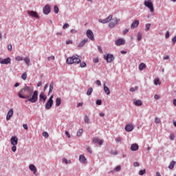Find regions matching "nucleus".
Masks as SVG:
<instances>
[{"instance_id":"34","label":"nucleus","mask_w":176,"mask_h":176,"mask_svg":"<svg viewBox=\"0 0 176 176\" xmlns=\"http://www.w3.org/2000/svg\"><path fill=\"white\" fill-rule=\"evenodd\" d=\"M137 39L140 42L141 39H142V34L141 33H138L137 36Z\"/></svg>"},{"instance_id":"50","label":"nucleus","mask_w":176,"mask_h":176,"mask_svg":"<svg viewBox=\"0 0 176 176\" xmlns=\"http://www.w3.org/2000/svg\"><path fill=\"white\" fill-rule=\"evenodd\" d=\"M133 167H140V163L135 162L133 163Z\"/></svg>"},{"instance_id":"44","label":"nucleus","mask_w":176,"mask_h":176,"mask_svg":"<svg viewBox=\"0 0 176 176\" xmlns=\"http://www.w3.org/2000/svg\"><path fill=\"white\" fill-rule=\"evenodd\" d=\"M150 28H151V24L150 23L146 24L145 31H148Z\"/></svg>"},{"instance_id":"28","label":"nucleus","mask_w":176,"mask_h":176,"mask_svg":"<svg viewBox=\"0 0 176 176\" xmlns=\"http://www.w3.org/2000/svg\"><path fill=\"white\" fill-rule=\"evenodd\" d=\"M61 105V98H57L56 99V107H60Z\"/></svg>"},{"instance_id":"1","label":"nucleus","mask_w":176,"mask_h":176,"mask_svg":"<svg viewBox=\"0 0 176 176\" xmlns=\"http://www.w3.org/2000/svg\"><path fill=\"white\" fill-rule=\"evenodd\" d=\"M18 96L19 98L26 100L25 102H28L29 101L32 104H35V102L38 101V91H34V86L31 84L30 86L25 85L24 87L18 92Z\"/></svg>"},{"instance_id":"43","label":"nucleus","mask_w":176,"mask_h":176,"mask_svg":"<svg viewBox=\"0 0 176 176\" xmlns=\"http://www.w3.org/2000/svg\"><path fill=\"white\" fill-rule=\"evenodd\" d=\"M120 170H122V167H120V166H118L114 168V171H117L119 172L120 171Z\"/></svg>"},{"instance_id":"9","label":"nucleus","mask_w":176,"mask_h":176,"mask_svg":"<svg viewBox=\"0 0 176 176\" xmlns=\"http://www.w3.org/2000/svg\"><path fill=\"white\" fill-rule=\"evenodd\" d=\"M125 43H126V40H124L123 38H118L115 42V45L116 46H120L122 45H124Z\"/></svg>"},{"instance_id":"57","label":"nucleus","mask_w":176,"mask_h":176,"mask_svg":"<svg viewBox=\"0 0 176 176\" xmlns=\"http://www.w3.org/2000/svg\"><path fill=\"white\" fill-rule=\"evenodd\" d=\"M12 152H16V151H17V147H16V146H13L12 147Z\"/></svg>"},{"instance_id":"45","label":"nucleus","mask_w":176,"mask_h":176,"mask_svg":"<svg viewBox=\"0 0 176 176\" xmlns=\"http://www.w3.org/2000/svg\"><path fill=\"white\" fill-rule=\"evenodd\" d=\"M69 24H68V23H65V24L63 25V30H67V28H69Z\"/></svg>"},{"instance_id":"61","label":"nucleus","mask_w":176,"mask_h":176,"mask_svg":"<svg viewBox=\"0 0 176 176\" xmlns=\"http://www.w3.org/2000/svg\"><path fill=\"white\" fill-rule=\"evenodd\" d=\"M154 98L155 100H160V96H159V95L156 94V95H155Z\"/></svg>"},{"instance_id":"13","label":"nucleus","mask_w":176,"mask_h":176,"mask_svg":"<svg viewBox=\"0 0 176 176\" xmlns=\"http://www.w3.org/2000/svg\"><path fill=\"white\" fill-rule=\"evenodd\" d=\"M10 142L13 146L17 145L19 142V139L17 138V136H12L10 139Z\"/></svg>"},{"instance_id":"3","label":"nucleus","mask_w":176,"mask_h":176,"mask_svg":"<svg viewBox=\"0 0 176 176\" xmlns=\"http://www.w3.org/2000/svg\"><path fill=\"white\" fill-rule=\"evenodd\" d=\"M144 5L146 6V8H149L150 12H155V8H153V3H152V0H145Z\"/></svg>"},{"instance_id":"55","label":"nucleus","mask_w":176,"mask_h":176,"mask_svg":"<svg viewBox=\"0 0 176 176\" xmlns=\"http://www.w3.org/2000/svg\"><path fill=\"white\" fill-rule=\"evenodd\" d=\"M155 123H160V118L156 117L155 119Z\"/></svg>"},{"instance_id":"6","label":"nucleus","mask_w":176,"mask_h":176,"mask_svg":"<svg viewBox=\"0 0 176 176\" xmlns=\"http://www.w3.org/2000/svg\"><path fill=\"white\" fill-rule=\"evenodd\" d=\"M11 61H12V59H10V57H8L4 59H3L2 58H0V64H3L4 65H8V64H10Z\"/></svg>"},{"instance_id":"42","label":"nucleus","mask_w":176,"mask_h":176,"mask_svg":"<svg viewBox=\"0 0 176 176\" xmlns=\"http://www.w3.org/2000/svg\"><path fill=\"white\" fill-rule=\"evenodd\" d=\"M170 140H171V141H174L175 138V135H174V133H171L169 136Z\"/></svg>"},{"instance_id":"48","label":"nucleus","mask_w":176,"mask_h":176,"mask_svg":"<svg viewBox=\"0 0 176 176\" xmlns=\"http://www.w3.org/2000/svg\"><path fill=\"white\" fill-rule=\"evenodd\" d=\"M165 38L166 39H168L170 38V32L167 31L166 34H165Z\"/></svg>"},{"instance_id":"51","label":"nucleus","mask_w":176,"mask_h":176,"mask_svg":"<svg viewBox=\"0 0 176 176\" xmlns=\"http://www.w3.org/2000/svg\"><path fill=\"white\" fill-rule=\"evenodd\" d=\"M172 43L173 45H175L176 43V36H175L173 38H172Z\"/></svg>"},{"instance_id":"25","label":"nucleus","mask_w":176,"mask_h":176,"mask_svg":"<svg viewBox=\"0 0 176 176\" xmlns=\"http://www.w3.org/2000/svg\"><path fill=\"white\" fill-rule=\"evenodd\" d=\"M175 161H171L168 168H169V170H173V168H174V166H175Z\"/></svg>"},{"instance_id":"12","label":"nucleus","mask_w":176,"mask_h":176,"mask_svg":"<svg viewBox=\"0 0 176 176\" xmlns=\"http://www.w3.org/2000/svg\"><path fill=\"white\" fill-rule=\"evenodd\" d=\"M92 142H94V144H98V145H102L104 144V140H100L98 138H94Z\"/></svg>"},{"instance_id":"64","label":"nucleus","mask_w":176,"mask_h":176,"mask_svg":"<svg viewBox=\"0 0 176 176\" xmlns=\"http://www.w3.org/2000/svg\"><path fill=\"white\" fill-rule=\"evenodd\" d=\"M173 105L176 107V99H173Z\"/></svg>"},{"instance_id":"39","label":"nucleus","mask_w":176,"mask_h":176,"mask_svg":"<svg viewBox=\"0 0 176 176\" xmlns=\"http://www.w3.org/2000/svg\"><path fill=\"white\" fill-rule=\"evenodd\" d=\"M96 105H101L102 104V100L98 99L96 102Z\"/></svg>"},{"instance_id":"27","label":"nucleus","mask_w":176,"mask_h":176,"mask_svg":"<svg viewBox=\"0 0 176 176\" xmlns=\"http://www.w3.org/2000/svg\"><path fill=\"white\" fill-rule=\"evenodd\" d=\"M144 68H146V65L144 63H140L139 65V70L142 71Z\"/></svg>"},{"instance_id":"63","label":"nucleus","mask_w":176,"mask_h":176,"mask_svg":"<svg viewBox=\"0 0 176 176\" xmlns=\"http://www.w3.org/2000/svg\"><path fill=\"white\" fill-rule=\"evenodd\" d=\"M48 60H54V58H55V57H54V56H49L48 58Z\"/></svg>"},{"instance_id":"29","label":"nucleus","mask_w":176,"mask_h":176,"mask_svg":"<svg viewBox=\"0 0 176 176\" xmlns=\"http://www.w3.org/2000/svg\"><path fill=\"white\" fill-rule=\"evenodd\" d=\"M54 12L55 14H58V12H60V10L58 9V6H54Z\"/></svg>"},{"instance_id":"22","label":"nucleus","mask_w":176,"mask_h":176,"mask_svg":"<svg viewBox=\"0 0 176 176\" xmlns=\"http://www.w3.org/2000/svg\"><path fill=\"white\" fill-rule=\"evenodd\" d=\"M29 169L30 170V171H33L34 174H35L36 171H38V170L36 169V166H35V165L32 164L29 166Z\"/></svg>"},{"instance_id":"4","label":"nucleus","mask_w":176,"mask_h":176,"mask_svg":"<svg viewBox=\"0 0 176 176\" xmlns=\"http://www.w3.org/2000/svg\"><path fill=\"white\" fill-rule=\"evenodd\" d=\"M104 58L107 61V63H112V61L115 60V56H113V54H107L104 56Z\"/></svg>"},{"instance_id":"35","label":"nucleus","mask_w":176,"mask_h":176,"mask_svg":"<svg viewBox=\"0 0 176 176\" xmlns=\"http://www.w3.org/2000/svg\"><path fill=\"white\" fill-rule=\"evenodd\" d=\"M15 60L16 61H23V57L20 56H17L15 57Z\"/></svg>"},{"instance_id":"18","label":"nucleus","mask_w":176,"mask_h":176,"mask_svg":"<svg viewBox=\"0 0 176 176\" xmlns=\"http://www.w3.org/2000/svg\"><path fill=\"white\" fill-rule=\"evenodd\" d=\"M53 107V101L47 100L45 104V109L49 110Z\"/></svg>"},{"instance_id":"62","label":"nucleus","mask_w":176,"mask_h":176,"mask_svg":"<svg viewBox=\"0 0 176 176\" xmlns=\"http://www.w3.org/2000/svg\"><path fill=\"white\" fill-rule=\"evenodd\" d=\"M123 34L126 35V34H127V32H129V29H125L124 30H123Z\"/></svg>"},{"instance_id":"40","label":"nucleus","mask_w":176,"mask_h":176,"mask_svg":"<svg viewBox=\"0 0 176 176\" xmlns=\"http://www.w3.org/2000/svg\"><path fill=\"white\" fill-rule=\"evenodd\" d=\"M116 144H119V142H122V138L118 137L116 138Z\"/></svg>"},{"instance_id":"41","label":"nucleus","mask_w":176,"mask_h":176,"mask_svg":"<svg viewBox=\"0 0 176 176\" xmlns=\"http://www.w3.org/2000/svg\"><path fill=\"white\" fill-rule=\"evenodd\" d=\"M43 137H45V138H49V133L46 131L43 132Z\"/></svg>"},{"instance_id":"58","label":"nucleus","mask_w":176,"mask_h":176,"mask_svg":"<svg viewBox=\"0 0 176 176\" xmlns=\"http://www.w3.org/2000/svg\"><path fill=\"white\" fill-rule=\"evenodd\" d=\"M23 129H25V130H28V125L27 124H24L23 125Z\"/></svg>"},{"instance_id":"17","label":"nucleus","mask_w":176,"mask_h":176,"mask_svg":"<svg viewBox=\"0 0 176 176\" xmlns=\"http://www.w3.org/2000/svg\"><path fill=\"white\" fill-rule=\"evenodd\" d=\"M138 25H140V21L135 20L131 25V30H134V28L138 27Z\"/></svg>"},{"instance_id":"49","label":"nucleus","mask_w":176,"mask_h":176,"mask_svg":"<svg viewBox=\"0 0 176 176\" xmlns=\"http://www.w3.org/2000/svg\"><path fill=\"white\" fill-rule=\"evenodd\" d=\"M100 61V59L98 58H95L93 59V62L95 63V64H97V63H98Z\"/></svg>"},{"instance_id":"59","label":"nucleus","mask_w":176,"mask_h":176,"mask_svg":"<svg viewBox=\"0 0 176 176\" xmlns=\"http://www.w3.org/2000/svg\"><path fill=\"white\" fill-rule=\"evenodd\" d=\"M73 43V41L71 40H68L66 41V45H72Z\"/></svg>"},{"instance_id":"15","label":"nucleus","mask_w":176,"mask_h":176,"mask_svg":"<svg viewBox=\"0 0 176 176\" xmlns=\"http://www.w3.org/2000/svg\"><path fill=\"white\" fill-rule=\"evenodd\" d=\"M47 99V96H46L43 92H41L39 95V101H43V102H45Z\"/></svg>"},{"instance_id":"7","label":"nucleus","mask_w":176,"mask_h":176,"mask_svg":"<svg viewBox=\"0 0 176 176\" xmlns=\"http://www.w3.org/2000/svg\"><path fill=\"white\" fill-rule=\"evenodd\" d=\"M118 23H119V19H118V18L113 19L109 24V28H113V27H115Z\"/></svg>"},{"instance_id":"37","label":"nucleus","mask_w":176,"mask_h":176,"mask_svg":"<svg viewBox=\"0 0 176 176\" xmlns=\"http://www.w3.org/2000/svg\"><path fill=\"white\" fill-rule=\"evenodd\" d=\"M63 163H65V164H68V163H69V164H71V161L69 160V161L68 162V160H67L66 158H63Z\"/></svg>"},{"instance_id":"36","label":"nucleus","mask_w":176,"mask_h":176,"mask_svg":"<svg viewBox=\"0 0 176 176\" xmlns=\"http://www.w3.org/2000/svg\"><path fill=\"white\" fill-rule=\"evenodd\" d=\"M89 116H87V115H85V117H84V122L85 123H89Z\"/></svg>"},{"instance_id":"23","label":"nucleus","mask_w":176,"mask_h":176,"mask_svg":"<svg viewBox=\"0 0 176 176\" xmlns=\"http://www.w3.org/2000/svg\"><path fill=\"white\" fill-rule=\"evenodd\" d=\"M133 104H135L136 107H142V101L141 100H134Z\"/></svg>"},{"instance_id":"31","label":"nucleus","mask_w":176,"mask_h":176,"mask_svg":"<svg viewBox=\"0 0 176 176\" xmlns=\"http://www.w3.org/2000/svg\"><path fill=\"white\" fill-rule=\"evenodd\" d=\"M91 93H93V88L90 87L87 89V96H91Z\"/></svg>"},{"instance_id":"30","label":"nucleus","mask_w":176,"mask_h":176,"mask_svg":"<svg viewBox=\"0 0 176 176\" xmlns=\"http://www.w3.org/2000/svg\"><path fill=\"white\" fill-rule=\"evenodd\" d=\"M82 134H83V129H80L77 131V137H82Z\"/></svg>"},{"instance_id":"52","label":"nucleus","mask_w":176,"mask_h":176,"mask_svg":"<svg viewBox=\"0 0 176 176\" xmlns=\"http://www.w3.org/2000/svg\"><path fill=\"white\" fill-rule=\"evenodd\" d=\"M80 66L81 68H85V67H86V63L85 62H82V63H80Z\"/></svg>"},{"instance_id":"20","label":"nucleus","mask_w":176,"mask_h":176,"mask_svg":"<svg viewBox=\"0 0 176 176\" xmlns=\"http://www.w3.org/2000/svg\"><path fill=\"white\" fill-rule=\"evenodd\" d=\"M140 146L136 143L131 144V151L133 152H135L136 151H138Z\"/></svg>"},{"instance_id":"14","label":"nucleus","mask_w":176,"mask_h":176,"mask_svg":"<svg viewBox=\"0 0 176 176\" xmlns=\"http://www.w3.org/2000/svg\"><path fill=\"white\" fill-rule=\"evenodd\" d=\"M87 42H89V38H85L78 43V47H83V46H85L87 43Z\"/></svg>"},{"instance_id":"8","label":"nucleus","mask_w":176,"mask_h":176,"mask_svg":"<svg viewBox=\"0 0 176 176\" xmlns=\"http://www.w3.org/2000/svg\"><path fill=\"white\" fill-rule=\"evenodd\" d=\"M86 34L89 39H90L91 41H94V33H93V31H91V30H87Z\"/></svg>"},{"instance_id":"26","label":"nucleus","mask_w":176,"mask_h":176,"mask_svg":"<svg viewBox=\"0 0 176 176\" xmlns=\"http://www.w3.org/2000/svg\"><path fill=\"white\" fill-rule=\"evenodd\" d=\"M54 86V82H52L51 84L50 85V89H49V92H48V96H50V93H52V91H53Z\"/></svg>"},{"instance_id":"24","label":"nucleus","mask_w":176,"mask_h":176,"mask_svg":"<svg viewBox=\"0 0 176 176\" xmlns=\"http://www.w3.org/2000/svg\"><path fill=\"white\" fill-rule=\"evenodd\" d=\"M104 91L107 96H109V94H111V90H109V88L105 85V83H104Z\"/></svg>"},{"instance_id":"32","label":"nucleus","mask_w":176,"mask_h":176,"mask_svg":"<svg viewBox=\"0 0 176 176\" xmlns=\"http://www.w3.org/2000/svg\"><path fill=\"white\" fill-rule=\"evenodd\" d=\"M23 60L25 61V64L30 65V63H31V60H30V58L26 57L23 59Z\"/></svg>"},{"instance_id":"21","label":"nucleus","mask_w":176,"mask_h":176,"mask_svg":"<svg viewBox=\"0 0 176 176\" xmlns=\"http://www.w3.org/2000/svg\"><path fill=\"white\" fill-rule=\"evenodd\" d=\"M79 160L80 163H84V164H85V163H87V160L86 159V157H85V155H80L79 156Z\"/></svg>"},{"instance_id":"2","label":"nucleus","mask_w":176,"mask_h":176,"mask_svg":"<svg viewBox=\"0 0 176 176\" xmlns=\"http://www.w3.org/2000/svg\"><path fill=\"white\" fill-rule=\"evenodd\" d=\"M67 64H80V58L79 56L76 55L72 57H69L66 60Z\"/></svg>"},{"instance_id":"33","label":"nucleus","mask_w":176,"mask_h":176,"mask_svg":"<svg viewBox=\"0 0 176 176\" xmlns=\"http://www.w3.org/2000/svg\"><path fill=\"white\" fill-rule=\"evenodd\" d=\"M144 174H146V169L140 170L139 171V175H144Z\"/></svg>"},{"instance_id":"11","label":"nucleus","mask_w":176,"mask_h":176,"mask_svg":"<svg viewBox=\"0 0 176 176\" xmlns=\"http://www.w3.org/2000/svg\"><path fill=\"white\" fill-rule=\"evenodd\" d=\"M111 20H112V15H109L104 19H99V23H102V24H107V23H109Z\"/></svg>"},{"instance_id":"10","label":"nucleus","mask_w":176,"mask_h":176,"mask_svg":"<svg viewBox=\"0 0 176 176\" xmlns=\"http://www.w3.org/2000/svg\"><path fill=\"white\" fill-rule=\"evenodd\" d=\"M28 14L31 17H35V19H39V14H38V12L35 11L28 10Z\"/></svg>"},{"instance_id":"46","label":"nucleus","mask_w":176,"mask_h":176,"mask_svg":"<svg viewBox=\"0 0 176 176\" xmlns=\"http://www.w3.org/2000/svg\"><path fill=\"white\" fill-rule=\"evenodd\" d=\"M159 82H160V80L157 78L154 80V85H155V86H157V85H159Z\"/></svg>"},{"instance_id":"53","label":"nucleus","mask_w":176,"mask_h":176,"mask_svg":"<svg viewBox=\"0 0 176 176\" xmlns=\"http://www.w3.org/2000/svg\"><path fill=\"white\" fill-rule=\"evenodd\" d=\"M96 85H97L98 86H101V81L100 80H97L96 81Z\"/></svg>"},{"instance_id":"16","label":"nucleus","mask_w":176,"mask_h":176,"mask_svg":"<svg viewBox=\"0 0 176 176\" xmlns=\"http://www.w3.org/2000/svg\"><path fill=\"white\" fill-rule=\"evenodd\" d=\"M125 130L128 132L130 133V131H133V130H134V126H133V124H126L125 126Z\"/></svg>"},{"instance_id":"47","label":"nucleus","mask_w":176,"mask_h":176,"mask_svg":"<svg viewBox=\"0 0 176 176\" xmlns=\"http://www.w3.org/2000/svg\"><path fill=\"white\" fill-rule=\"evenodd\" d=\"M98 50L100 53V54H102V47H101V46L98 45Z\"/></svg>"},{"instance_id":"38","label":"nucleus","mask_w":176,"mask_h":176,"mask_svg":"<svg viewBox=\"0 0 176 176\" xmlns=\"http://www.w3.org/2000/svg\"><path fill=\"white\" fill-rule=\"evenodd\" d=\"M21 78L23 80H27V73H23L21 76Z\"/></svg>"},{"instance_id":"19","label":"nucleus","mask_w":176,"mask_h":176,"mask_svg":"<svg viewBox=\"0 0 176 176\" xmlns=\"http://www.w3.org/2000/svg\"><path fill=\"white\" fill-rule=\"evenodd\" d=\"M13 116V109H10L6 116V120H10V118Z\"/></svg>"},{"instance_id":"56","label":"nucleus","mask_w":176,"mask_h":176,"mask_svg":"<svg viewBox=\"0 0 176 176\" xmlns=\"http://www.w3.org/2000/svg\"><path fill=\"white\" fill-rule=\"evenodd\" d=\"M70 32H71L72 34H76V33L78 32V31H76V30H75V29H72V30H70Z\"/></svg>"},{"instance_id":"54","label":"nucleus","mask_w":176,"mask_h":176,"mask_svg":"<svg viewBox=\"0 0 176 176\" xmlns=\"http://www.w3.org/2000/svg\"><path fill=\"white\" fill-rule=\"evenodd\" d=\"M87 151L89 152V153H93V151H91V148L90 147H87Z\"/></svg>"},{"instance_id":"5","label":"nucleus","mask_w":176,"mask_h":176,"mask_svg":"<svg viewBox=\"0 0 176 176\" xmlns=\"http://www.w3.org/2000/svg\"><path fill=\"white\" fill-rule=\"evenodd\" d=\"M52 8L50 5H45L43 8V13L45 15H47L50 13Z\"/></svg>"},{"instance_id":"60","label":"nucleus","mask_w":176,"mask_h":176,"mask_svg":"<svg viewBox=\"0 0 176 176\" xmlns=\"http://www.w3.org/2000/svg\"><path fill=\"white\" fill-rule=\"evenodd\" d=\"M12 45H8V50H9V52H12Z\"/></svg>"}]
</instances>
